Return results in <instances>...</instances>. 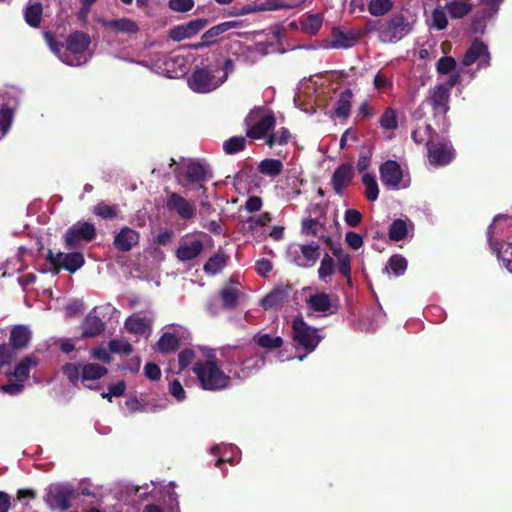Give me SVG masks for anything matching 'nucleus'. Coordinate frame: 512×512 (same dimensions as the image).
Masks as SVG:
<instances>
[{"label": "nucleus", "instance_id": "nucleus-6", "mask_svg": "<svg viewBox=\"0 0 512 512\" xmlns=\"http://www.w3.org/2000/svg\"><path fill=\"white\" fill-rule=\"evenodd\" d=\"M75 490L64 484H52L45 489L43 500L52 511L65 512L72 507Z\"/></svg>", "mask_w": 512, "mask_h": 512}, {"label": "nucleus", "instance_id": "nucleus-52", "mask_svg": "<svg viewBox=\"0 0 512 512\" xmlns=\"http://www.w3.org/2000/svg\"><path fill=\"white\" fill-rule=\"evenodd\" d=\"M109 350L115 354L130 355L133 352V346L123 339H112L108 344Z\"/></svg>", "mask_w": 512, "mask_h": 512}, {"label": "nucleus", "instance_id": "nucleus-50", "mask_svg": "<svg viewBox=\"0 0 512 512\" xmlns=\"http://www.w3.org/2000/svg\"><path fill=\"white\" fill-rule=\"evenodd\" d=\"M82 366L76 363H66L62 366L61 371L68 381L76 386L81 378Z\"/></svg>", "mask_w": 512, "mask_h": 512}, {"label": "nucleus", "instance_id": "nucleus-3", "mask_svg": "<svg viewBox=\"0 0 512 512\" xmlns=\"http://www.w3.org/2000/svg\"><path fill=\"white\" fill-rule=\"evenodd\" d=\"M173 172L177 182L181 186L185 187L187 185H193L196 188L201 189L205 198H208L205 183L213 177L212 170L208 165H205L198 160H192L187 164L184 176H182L180 167H176Z\"/></svg>", "mask_w": 512, "mask_h": 512}, {"label": "nucleus", "instance_id": "nucleus-16", "mask_svg": "<svg viewBox=\"0 0 512 512\" xmlns=\"http://www.w3.org/2000/svg\"><path fill=\"white\" fill-rule=\"evenodd\" d=\"M354 177L351 163H343L338 166L332 174L331 185L335 194L342 196L344 190L350 186Z\"/></svg>", "mask_w": 512, "mask_h": 512}, {"label": "nucleus", "instance_id": "nucleus-47", "mask_svg": "<svg viewBox=\"0 0 512 512\" xmlns=\"http://www.w3.org/2000/svg\"><path fill=\"white\" fill-rule=\"evenodd\" d=\"M245 146L246 138L244 136H234L223 143V150L226 154L232 155L243 151Z\"/></svg>", "mask_w": 512, "mask_h": 512}, {"label": "nucleus", "instance_id": "nucleus-51", "mask_svg": "<svg viewBox=\"0 0 512 512\" xmlns=\"http://www.w3.org/2000/svg\"><path fill=\"white\" fill-rule=\"evenodd\" d=\"M389 268L395 276H401L407 269V260L401 255H393L388 260Z\"/></svg>", "mask_w": 512, "mask_h": 512}, {"label": "nucleus", "instance_id": "nucleus-33", "mask_svg": "<svg viewBox=\"0 0 512 512\" xmlns=\"http://www.w3.org/2000/svg\"><path fill=\"white\" fill-rule=\"evenodd\" d=\"M38 364L37 360L31 356H25L22 360L16 365L13 376L20 382L26 381L30 376V369L33 366Z\"/></svg>", "mask_w": 512, "mask_h": 512}, {"label": "nucleus", "instance_id": "nucleus-22", "mask_svg": "<svg viewBox=\"0 0 512 512\" xmlns=\"http://www.w3.org/2000/svg\"><path fill=\"white\" fill-rule=\"evenodd\" d=\"M108 373V369L102 365H99L97 363H87L82 366L81 369V380L83 385L91 390H97L99 389V386H93L91 384H88V381L91 380H99L102 377H104Z\"/></svg>", "mask_w": 512, "mask_h": 512}, {"label": "nucleus", "instance_id": "nucleus-24", "mask_svg": "<svg viewBox=\"0 0 512 512\" xmlns=\"http://www.w3.org/2000/svg\"><path fill=\"white\" fill-rule=\"evenodd\" d=\"M46 39L50 49L59 57V59L70 66L81 65L80 58L73 56L67 52L66 46L62 42L57 41L52 35L46 33Z\"/></svg>", "mask_w": 512, "mask_h": 512}, {"label": "nucleus", "instance_id": "nucleus-4", "mask_svg": "<svg viewBox=\"0 0 512 512\" xmlns=\"http://www.w3.org/2000/svg\"><path fill=\"white\" fill-rule=\"evenodd\" d=\"M293 341L298 347H302L306 354L298 356L302 361L307 354L313 352L322 340L319 329L308 325L302 317H295L292 321Z\"/></svg>", "mask_w": 512, "mask_h": 512}, {"label": "nucleus", "instance_id": "nucleus-29", "mask_svg": "<svg viewBox=\"0 0 512 512\" xmlns=\"http://www.w3.org/2000/svg\"><path fill=\"white\" fill-rule=\"evenodd\" d=\"M494 224L491 223L487 228V238L488 242L492 248L493 251H496L499 255V257L502 259L504 266L506 269L512 273V243L508 244L504 253L500 255L499 250V243L497 241H493L492 234H493Z\"/></svg>", "mask_w": 512, "mask_h": 512}, {"label": "nucleus", "instance_id": "nucleus-8", "mask_svg": "<svg viewBox=\"0 0 512 512\" xmlns=\"http://www.w3.org/2000/svg\"><path fill=\"white\" fill-rule=\"evenodd\" d=\"M426 148L428 161L434 167L447 166L455 158V149L446 139L427 140Z\"/></svg>", "mask_w": 512, "mask_h": 512}, {"label": "nucleus", "instance_id": "nucleus-19", "mask_svg": "<svg viewBox=\"0 0 512 512\" xmlns=\"http://www.w3.org/2000/svg\"><path fill=\"white\" fill-rule=\"evenodd\" d=\"M293 287L290 284L275 287L261 300V306L265 309H274L282 306L288 300Z\"/></svg>", "mask_w": 512, "mask_h": 512}, {"label": "nucleus", "instance_id": "nucleus-13", "mask_svg": "<svg viewBox=\"0 0 512 512\" xmlns=\"http://www.w3.org/2000/svg\"><path fill=\"white\" fill-rule=\"evenodd\" d=\"M164 207L170 212H176L184 220L191 219L195 215V207L184 197L176 192H168Z\"/></svg>", "mask_w": 512, "mask_h": 512}, {"label": "nucleus", "instance_id": "nucleus-44", "mask_svg": "<svg viewBox=\"0 0 512 512\" xmlns=\"http://www.w3.org/2000/svg\"><path fill=\"white\" fill-rule=\"evenodd\" d=\"M92 212L102 219H114L118 216L119 209L117 205H109L102 201L93 207Z\"/></svg>", "mask_w": 512, "mask_h": 512}, {"label": "nucleus", "instance_id": "nucleus-59", "mask_svg": "<svg viewBox=\"0 0 512 512\" xmlns=\"http://www.w3.org/2000/svg\"><path fill=\"white\" fill-rule=\"evenodd\" d=\"M194 0H169L168 7L175 12H188L194 7Z\"/></svg>", "mask_w": 512, "mask_h": 512}, {"label": "nucleus", "instance_id": "nucleus-1", "mask_svg": "<svg viewBox=\"0 0 512 512\" xmlns=\"http://www.w3.org/2000/svg\"><path fill=\"white\" fill-rule=\"evenodd\" d=\"M412 31V25L402 13H394L387 19L368 20L366 32L377 33L380 42L393 44Z\"/></svg>", "mask_w": 512, "mask_h": 512}, {"label": "nucleus", "instance_id": "nucleus-25", "mask_svg": "<svg viewBox=\"0 0 512 512\" xmlns=\"http://www.w3.org/2000/svg\"><path fill=\"white\" fill-rule=\"evenodd\" d=\"M31 340V332L24 325H16L11 329L9 344L14 351L28 346Z\"/></svg>", "mask_w": 512, "mask_h": 512}, {"label": "nucleus", "instance_id": "nucleus-37", "mask_svg": "<svg viewBox=\"0 0 512 512\" xmlns=\"http://www.w3.org/2000/svg\"><path fill=\"white\" fill-rule=\"evenodd\" d=\"M125 328L129 333L135 335H144L151 330L146 319L138 316L128 317L125 321Z\"/></svg>", "mask_w": 512, "mask_h": 512}, {"label": "nucleus", "instance_id": "nucleus-30", "mask_svg": "<svg viewBox=\"0 0 512 512\" xmlns=\"http://www.w3.org/2000/svg\"><path fill=\"white\" fill-rule=\"evenodd\" d=\"M473 5L468 0H453L447 2L445 9L452 19H461L472 11Z\"/></svg>", "mask_w": 512, "mask_h": 512}, {"label": "nucleus", "instance_id": "nucleus-9", "mask_svg": "<svg viewBox=\"0 0 512 512\" xmlns=\"http://www.w3.org/2000/svg\"><path fill=\"white\" fill-rule=\"evenodd\" d=\"M188 85L194 92L209 93L220 87L222 81H219L212 70L196 67L188 79Z\"/></svg>", "mask_w": 512, "mask_h": 512}, {"label": "nucleus", "instance_id": "nucleus-39", "mask_svg": "<svg viewBox=\"0 0 512 512\" xmlns=\"http://www.w3.org/2000/svg\"><path fill=\"white\" fill-rule=\"evenodd\" d=\"M393 6L391 0H369L367 4L368 12L375 17L386 15L393 9Z\"/></svg>", "mask_w": 512, "mask_h": 512}, {"label": "nucleus", "instance_id": "nucleus-28", "mask_svg": "<svg viewBox=\"0 0 512 512\" xmlns=\"http://www.w3.org/2000/svg\"><path fill=\"white\" fill-rule=\"evenodd\" d=\"M306 303L315 312L325 313L332 307L331 295L325 292L310 295Z\"/></svg>", "mask_w": 512, "mask_h": 512}, {"label": "nucleus", "instance_id": "nucleus-10", "mask_svg": "<svg viewBox=\"0 0 512 512\" xmlns=\"http://www.w3.org/2000/svg\"><path fill=\"white\" fill-rule=\"evenodd\" d=\"M367 33L366 26L364 27V30H343L340 27H333L330 34V46L335 49L351 48L355 46Z\"/></svg>", "mask_w": 512, "mask_h": 512}, {"label": "nucleus", "instance_id": "nucleus-58", "mask_svg": "<svg viewBox=\"0 0 512 512\" xmlns=\"http://www.w3.org/2000/svg\"><path fill=\"white\" fill-rule=\"evenodd\" d=\"M502 2L503 0H481V4L484 6L481 11L486 15V17L491 19L498 13Z\"/></svg>", "mask_w": 512, "mask_h": 512}, {"label": "nucleus", "instance_id": "nucleus-15", "mask_svg": "<svg viewBox=\"0 0 512 512\" xmlns=\"http://www.w3.org/2000/svg\"><path fill=\"white\" fill-rule=\"evenodd\" d=\"M380 180L387 188L396 189L399 187L403 172L400 164L395 160H387L379 167Z\"/></svg>", "mask_w": 512, "mask_h": 512}, {"label": "nucleus", "instance_id": "nucleus-54", "mask_svg": "<svg viewBox=\"0 0 512 512\" xmlns=\"http://www.w3.org/2000/svg\"><path fill=\"white\" fill-rule=\"evenodd\" d=\"M272 221L271 214L269 212H264L258 216H251L247 219V225L249 230L253 231L258 227H263L268 225Z\"/></svg>", "mask_w": 512, "mask_h": 512}, {"label": "nucleus", "instance_id": "nucleus-5", "mask_svg": "<svg viewBox=\"0 0 512 512\" xmlns=\"http://www.w3.org/2000/svg\"><path fill=\"white\" fill-rule=\"evenodd\" d=\"M46 261L50 264L49 272L53 275L59 274L61 270H66L72 274L85 265L84 255L78 251L54 253L51 249H48Z\"/></svg>", "mask_w": 512, "mask_h": 512}, {"label": "nucleus", "instance_id": "nucleus-64", "mask_svg": "<svg viewBox=\"0 0 512 512\" xmlns=\"http://www.w3.org/2000/svg\"><path fill=\"white\" fill-rule=\"evenodd\" d=\"M362 220V214L356 209H347L344 213V221L349 227H357Z\"/></svg>", "mask_w": 512, "mask_h": 512}, {"label": "nucleus", "instance_id": "nucleus-62", "mask_svg": "<svg viewBox=\"0 0 512 512\" xmlns=\"http://www.w3.org/2000/svg\"><path fill=\"white\" fill-rule=\"evenodd\" d=\"M13 111L8 107H3L0 109V132L6 133L12 122Z\"/></svg>", "mask_w": 512, "mask_h": 512}, {"label": "nucleus", "instance_id": "nucleus-48", "mask_svg": "<svg viewBox=\"0 0 512 512\" xmlns=\"http://www.w3.org/2000/svg\"><path fill=\"white\" fill-rule=\"evenodd\" d=\"M291 133L288 128L282 127L277 132L270 133L267 137L266 144L269 147H273L274 145H286L290 141Z\"/></svg>", "mask_w": 512, "mask_h": 512}, {"label": "nucleus", "instance_id": "nucleus-17", "mask_svg": "<svg viewBox=\"0 0 512 512\" xmlns=\"http://www.w3.org/2000/svg\"><path fill=\"white\" fill-rule=\"evenodd\" d=\"M140 240V234L129 227H123L114 236L113 245L116 250L121 252H129L138 245Z\"/></svg>", "mask_w": 512, "mask_h": 512}, {"label": "nucleus", "instance_id": "nucleus-12", "mask_svg": "<svg viewBox=\"0 0 512 512\" xmlns=\"http://www.w3.org/2000/svg\"><path fill=\"white\" fill-rule=\"evenodd\" d=\"M477 61L479 62L478 67H488L490 66L491 55L487 45L476 38L466 50L462 64L468 67Z\"/></svg>", "mask_w": 512, "mask_h": 512}, {"label": "nucleus", "instance_id": "nucleus-57", "mask_svg": "<svg viewBox=\"0 0 512 512\" xmlns=\"http://www.w3.org/2000/svg\"><path fill=\"white\" fill-rule=\"evenodd\" d=\"M432 25L437 30H444L448 26V19L443 10L435 8L432 11Z\"/></svg>", "mask_w": 512, "mask_h": 512}, {"label": "nucleus", "instance_id": "nucleus-53", "mask_svg": "<svg viewBox=\"0 0 512 512\" xmlns=\"http://www.w3.org/2000/svg\"><path fill=\"white\" fill-rule=\"evenodd\" d=\"M335 272L334 260L328 254H325L323 257L320 267L318 269V275L321 280H326L327 277H330Z\"/></svg>", "mask_w": 512, "mask_h": 512}, {"label": "nucleus", "instance_id": "nucleus-63", "mask_svg": "<svg viewBox=\"0 0 512 512\" xmlns=\"http://www.w3.org/2000/svg\"><path fill=\"white\" fill-rule=\"evenodd\" d=\"M169 392L178 402L186 398V392L178 379H174L169 383Z\"/></svg>", "mask_w": 512, "mask_h": 512}, {"label": "nucleus", "instance_id": "nucleus-23", "mask_svg": "<svg viewBox=\"0 0 512 512\" xmlns=\"http://www.w3.org/2000/svg\"><path fill=\"white\" fill-rule=\"evenodd\" d=\"M101 25L109 30L123 34H137L139 32L138 24L129 18H120L112 20H101Z\"/></svg>", "mask_w": 512, "mask_h": 512}, {"label": "nucleus", "instance_id": "nucleus-55", "mask_svg": "<svg viewBox=\"0 0 512 512\" xmlns=\"http://www.w3.org/2000/svg\"><path fill=\"white\" fill-rule=\"evenodd\" d=\"M456 68V61L451 56L441 57L436 64L437 72L440 74H449Z\"/></svg>", "mask_w": 512, "mask_h": 512}, {"label": "nucleus", "instance_id": "nucleus-27", "mask_svg": "<svg viewBox=\"0 0 512 512\" xmlns=\"http://www.w3.org/2000/svg\"><path fill=\"white\" fill-rule=\"evenodd\" d=\"M353 92L351 89L343 90L335 103L334 113L340 119H347L350 116Z\"/></svg>", "mask_w": 512, "mask_h": 512}, {"label": "nucleus", "instance_id": "nucleus-14", "mask_svg": "<svg viewBox=\"0 0 512 512\" xmlns=\"http://www.w3.org/2000/svg\"><path fill=\"white\" fill-rule=\"evenodd\" d=\"M206 18H198L188 23L177 25L169 30L168 36L171 40L180 42L186 38H191L208 25Z\"/></svg>", "mask_w": 512, "mask_h": 512}, {"label": "nucleus", "instance_id": "nucleus-40", "mask_svg": "<svg viewBox=\"0 0 512 512\" xmlns=\"http://www.w3.org/2000/svg\"><path fill=\"white\" fill-rule=\"evenodd\" d=\"M361 181L365 186V196L369 201L377 200L379 196V187L376 181V177L370 173H364Z\"/></svg>", "mask_w": 512, "mask_h": 512}, {"label": "nucleus", "instance_id": "nucleus-42", "mask_svg": "<svg viewBox=\"0 0 512 512\" xmlns=\"http://www.w3.org/2000/svg\"><path fill=\"white\" fill-rule=\"evenodd\" d=\"M408 234V229H407V224L404 220L402 219H395L390 227H389V231H388V235H389V238L392 240V241H401L403 240Z\"/></svg>", "mask_w": 512, "mask_h": 512}, {"label": "nucleus", "instance_id": "nucleus-20", "mask_svg": "<svg viewBox=\"0 0 512 512\" xmlns=\"http://www.w3.org/2000/svg\"><path fill=\"white\" fill-rule=\"evenodd\" d=\"M91 43L90 36L83 31H75L66 39L67 52L73 56L83 54Z\"/></svg>", "mask_w": 512, "mask_h": 512}, {"label": "nucleus", "instance_id": "nucleus-49", "mask_svg": "<svg viewBox=\"0 0 512 512\" xmlns=\"http://www.w3.org/2000/svg\"><path fill=\"white\" fill-rule=\"evenodd\" d=\"M379 124L385 130L397 129L398 121L395 110L391 107H387L380 116Z\"/></svg>", "mask_w": 512, "mask_h": 512}, {"label": "nucleus", "instance_id": "nucleus-56", "mask_svg": "<svg viewBox=\"0 0 512 512\" xmlns=\"http://www.w3.org/2000/svg\"><path fill=\"white\" fill-rule=\"evenodd\" d=\"M196 354L193 349L185 348L178 354L179 372L185 370L194 360Z\"/></svg>", "mask_w": 512, "mask_h": 512}, {"label": "nucleus", "instance_id": "nucleus-7", "mask_svg": "<svg viewBox=\"0 0 512 512\" xmlns=\"http://www.w3.org/2000/svg\"><path fill=\"white\" fill-rule=\"evenodd\" d=\"M97 236L96 227L87 221H78L71 225L63 236L64 247L67 250H75L82 243H89Z\"/></svg>", "mask_w": 512, "mask_h": 512}, {"label": "nucleus", "instance_id": "nucleus-18", "mask_svg": "<svg viewBox=\"0 0 512 512\" xmlns=\"http://www.w3.org/2000/svg\"><path fill=\"white\" fill-rule=\"evenodd\" d=\"M106 325L96 314V308L92 309L84 318L81 324L82 338H93L105 331Z\"/></svg>", "mask_w": 512, "mask_h": 512}, {"label": "nucleus", "instance_id": "nucleus-21", "mask_svg": "<svg viewBox=\"0 0 512 512\" xmlns=\"http://www.w3.org/2000/svg\"><path fill=\"white\" fill-rule=\"evenodd\" d=\"M276 123V118L272 112H269L267 115L262 117L259 121H257L254 125H252L246 132L247 137L251 139H262L266 135L268 136V132L274 128Z\"/></svg>", "mask_w": 512, "mask_h": 512}, {"label": "nucleus", "instance_id": "nucleus-43", "mask_svg": "<svg viewBox=\"0 0 512 512\" xmlns=\"http://www.w3.org/2000/svg\"><path fill=\"white\" fill-rule=\"evenodd\" d=\"M239 290L232 287H226L221 290L220 298L222 306L226 309H234L238 304Z\"/></svg>", "mask_w": 512, "mask_h": 512}, {"label": "nucleus", "instance_id": "nucleus-26", "mask_svg": "<svg viewBox=\"0 0 512 512\" xmlns=\"http://www.w3.org/2000/svg\"><path fill=\"white\" fill-rule=\"evenodd\" d=\"M204 245L201 240H194L191 243H184L180 245L176 251V257L180 261H191L201 254Z\"/></svg>", "mask_w": 512, "mask_h": 512}, {"label": "nucleus", "instance_id": "nucleus-46", "mask_svg": "<svg viewBox=\"0 0 512 512\" xmlns=\"http://www.w3.org/2000/svg\"><path fill=\"white\" fill-rule=\"evenodd\" d=\"M125 406L128 409L130 413H136V412H147V411H153L155 412L158 409H164L166 407L165 404L163 405H155L154 408L149 409L148 404L142 403L136 396H131L125 401Z\"/></svg>", "mask_w": 512, "mask_h": 512}, {"label": "nucleus", "instance_id": "nucleus-36", "mask_svg": "<svg viewBox=\"0 0 512 512\" xmlns=\"http://www.w3.org/2000/svg\"><path fill=\"white\" fill-rule=\"evenodd\" d=\"M323 16L319 13L309 14L301 23V30L308 35H316L322 27Z\"/></svg>", "mask_w": 512, "mask_h": 512}, {"label": "nucleus", "instance_id": "nucleus-32", "mask_svg": "<svg viewBox=\"0 0 512 512\" xmlns=\"http://www.w3.org/2000/svg\"><path fill=\"white\" fill-rule=\"evenodd\" d=\"M240 26L239 21H226L222 22L218 25H215L208 29L204 34L203 37L205 38V41L209 43V45H213L217 42V37L222 35L223 33L227 32L230 29L238 28Z\"/></svg>", "mask_w": 512, "mask_h": 512}, {"label": "nucleus", "instance_id": "nucleus-31", "mask_svg": "<svg viewBox=\"0 0 512 512\" xmlns=\"http://www.w3.org/2000/svg\"><path fill=\"white\" fill-rule=\"evenodd\" d=\"M180 347V339L173 333L165 332L155 344V349L162 354H169Z\"/></svg>", "mask_w": 512, "mask_h": 512}, {"label": "nucleus", "instance_id": "nucleus-35", "mask_svg": "<svg viewBox=\"0 0 512 512\" xmlns=\"http://www.w3.org/2000/svg\"><path fill=\"white\" fill-rule=\"evenodd\" d=\"M283 170V163L279 159L267 158L262 160L258 165L259 173L269 176L276 177L281 174Z\"/></svg>", "mask_w": 512, "mask_h": 512}, {"label": "nucleus", "instance_id": "nucleus-2", "mask_svg": "<svg viewBox=\"0 0 512 512\" xmlns=\"http://www.w3.org/2000/svg\"><path fill=\"white\" fill-rule=\"evenodd\" d=\"M200 386L208 391H220L229 387L231 377L223 372L219 367L215 356L208 357L206 360L197 361L193 368Z\"/></svg>", "mask_w": 512, "mask_h": 512}, {"label": "nucleus", "instance_id": "nucleus-11", "mask_svg": "<svg viewBox=\"0 0 512 512\" xmlns=\"http://www.w3.org/2000/svg\"><path fill=\"white\" fill-rule=\"evenodd\" d=\"M451 93L444 86L435 85L429 90L426 97L427 104L432 108L433 116L446 118V114L449 111V101Z\"/></svg>", "mask_w": 512, "mask_h": 512}, {"label": "nucleus", "instance_id": "nucleus-34", "mask_svg": "<svg viewBox=\"0 0 512 512\" xmlns=\"http://www.w3.org/2000/svg\"><path fill=\"white\" fill-rule=\"evenodd\" d=\"M228 257L223 252L211 256L203 266L205 273L215 275L221 272L227 264Z\"/></svg>", "mask_w": 512, "mask_h": 512}, {"label": "nucleus", "instance_id": "nucleus-38", "mask_svg": "<svg viewBox=\"0 0 512 512\" xmlns=\"http://www.w3.org/2000/svg\"><path fill=\"white\" fill-rule=\"evenodd\" d=\"M24 18L26 23L33 27H39L42 19V5L39 2H35L26 7L24 11Z\"/></svg>", "mask_w": 512, "mask_h": 512}, {"label": "nucleus", "instance_id": "nucleus-60", "mask_svg": "<svg viewBox=\"0 0 512 512\" xmlns=\"http://www.w3.org/2000/svg\"><path fill=\"white\" fill-rule=\"evenodd\" d=\"M338 262V271L341 275H343L348 283L351 282V257L350 255H345V256H341V258L339 257V259L337 260Z\"/></svg>", "mask_w": 512, "mask_h": 512}, {"label": "nucleus", "instance_id": "nucleus-45", "mask_svg": "<svg viewBox=\"0 0 512 512\" xmlns=\"http://www.w3.org/2000/svg\"><path fill=\"white\" fill-rule=\"evenodd\" d=\"M302 256L308 264H299L302 267L314 265L320 256V246L318 244H305L300 247Z\"/></svg>", "mask_w": 512, "mask_h": 512}, {"label": "nucleus", "instance_id": "nucleus-61", "mask_svg": "<svg viewBox=\"0 0 512 512\" xmlns=\"http://www.w3.org/2000/svg\"><path fill=\"white\" fill-rule=\"evenodd\" d=\"M320 222L317 218H308L302 221V233L316 236L318 234Z\"/></svg>", "mask_w": 512, "mask_h": 512}, {"label": "nucleus", "instance_id": "nucleus-41", "mask_svg": "<svg viewBox=\"0 0 512 512\" xmlns=\"http://www.w3.org/2000/svg\"><path fill=\"white\" fill-rule=\"evenodd\" d=\"M254 341L259 347L268 350L278 349L283 345V339L280 336L273 337L269 334H257Z\"/></svg>", "mask_w": 512, "mask_h": 512}]
</instances>
